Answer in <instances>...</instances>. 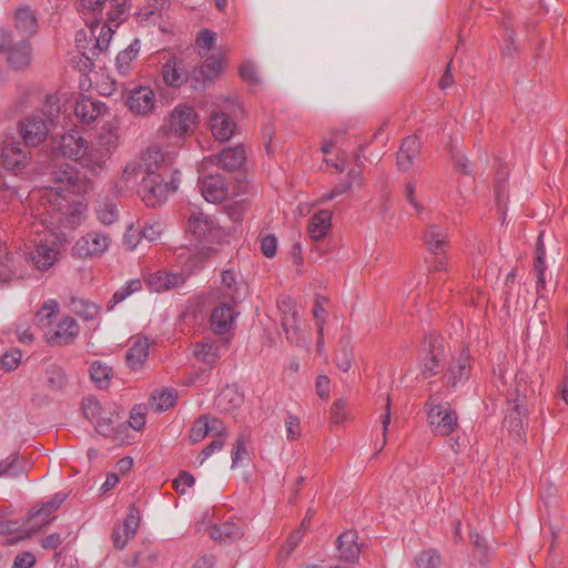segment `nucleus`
I'll use <instances>...</instances> for the list:
<instances>
[{"mask_svg":"<svg viewBox=\"0 0 568 568\" xmlns=\"http://www.w3.org/2000/svg\"><path fill=\"white\" fill-rule=\"evenodd\" d=\"M120 144V124L113 119L99 129L91 142L78 129L61 135L57 150L59 154L78 163L85 171L99 175L103 172Z\"/></svg>","mask_w":568,"mask_h":568,"instance_id":"obj_1","label":"nucleus"},{"mask_svg":"<svg viewBox=\"0 0 568 568\" xmlns=\"http://www.w3.org/2000/svg\"><path fill=\"white\" fill-rule=\"evenodd\" d=\"M42 212L36 216L33 209L29 210L23 223L31 234L49 232L53 235L60 227L74 230L80 226L87 217L88 203L83 199L70 202L67 196L65 200L47 204V210L42 209Z\"/></svg>","mask_w":568,"mask_h":568,"instance_id":"obj_2","label":"nucleus"},{"mask_svg":"<svg viewBox=\"0 0 568 568\" xmlns=\"http://www.w3.org/2000/svg\"><path fill=\"white\" fill-rule=\"evenodd\" d=\"M43 234L29 253L12 252L6 254V270L0 271V283H9L13 280L27 276V263H31L37 271L47 272L59 261L61 252L55 239V233Z\"/></svg>","mask_w":568,"mask_h":568,"instance_id":"obj_3","label":"nucleus"},{"mask_svg":"<svg viewBox=\"0 0 568 568\" xmlns=\"http://www.w3.org/2000/svg\"><path fill=\"white\" fill-rule=\"evenodd\" d=\"M87 185L79 180L78 171L71 165H65L53 172L52 184L32 190L27 199L29 210L33 209L36 216L42 214V209L47 210V204L65 200L71 194H82Z\"/></svg>","mask_w":568,"mask_h":568,"instance_id":"obj_4","label":"nucleus"},{"mask_svg":"<svg viewBox=\"0 0 568 568\" xmlns=\"http://www.w3.org/2000/svg\"><path fill=\"white\" fill-rule=\"evenodd\" d=\"M181 183V172L170 171L169 174L156 176H143L139 187V195L149 207H158L164 204L169 196L175 193Z\"/></svg>","mask_w":568,"mask_h":568,"instance_id":"obj_5","label":"nucleus"},{"mask_svg":"<svg viewBox=\"0 0 568 568\" xmlns=\"http://www.w3.org/2000/svg\"><path fill=\"white\" fill-rule=\"evenodd\" d=\"M186 234L197 246L209 250L212 244L222 241L224 231L213 216L201 210H193L187 219Z\"/></svg>","mask_w":568,"mask_h":568,"instance_id":"obj_6","label":"nucleus"},{"mask_svg":"<svg viewBox=\"0 0 568 568\" xmlns=\"http://www.w3.org/2000/svg\"><path fill=\"white\" fill-rule=\"evenodd\" d=\"M242 111L241 104L235 99L226 98L216 104L209 119L213 136L221 142L229 141L236 130V122L233 118Z\"/></svg>","mask_w":568,"mask_h":568,"instance_id":"obj_7","label":"nucleus"},{"mask_svg":"<svg viewBox=\"0 0 568 568\" xmlns=\"http://www.w3.org/2000/svg\"><path fill=\"white\" fill-rule=\"evenodd\" d=\"M0 160L7 170L22 171L29 165L30 152L13 132L0 135Z\"/></svg>","mask_w":568,"mask_h":568,"instance_id":"obj_8","label":"nucleus"},{"mask_svg":"<svg viewBox=\"0 0 568 568\" xmlns=\"http://www.w3.org/2000/svg\"><path fill=\"white\" fill-rule=\"evenodd\" d=\"M197 122L199 115L194 108L180 103L172 109L161 130L165 135L183 139L197 125Z\"/></svg>","mask_w":568,"mask_h":568,"instance_id":"obj_9","label":"nucleus"},{"mask_svg":"<svg viewBox=\"0 0 568 568\" xmlns=\"http://www.w3.org/2000/svg\"><path fill=\"white\" fill-rule=\"evenodd\" d=\"M111 242V236L106 232L93 230L74 242L71 253L79 258H99L109 251Z\"/></svg>","mask_w":568,"mask_h":568,"instance_id":"obj_10","label":"nucleus"},{"mask_svg":"<svg viewBox=\"0 0 568 568\" xmlns=\"http://www.w3.org/2000/svg\"><path fill=\"white\" fill-rule=\"evenodd\" d=\"M277 306L281 313L282 327L286 334V338L296 345L305 344L300 326V306L291 297L282 298Z\"/></svg>","mask_w":568,"mask_h":568,"instance_id":"obj_11","label":"nucleus"},{"mask_svg":"<svg viewBox=\"0 0 568 568\" xmlns=\"http://www.w3.org/2000/svg\"><path fill=\"white\" fill-rule=\"evenodd\" d=\"M113 32H114L113 29L108 24H103L100 28L98 36H95V31L93 29H91V34H92V37H94V39L90 40V42H92V45L88 48L83 43L87 40L85 32L78 31L75 34L77 48L79 49V51L82 53V55L85 59L92 60L101 52H104L108 50Z\"/></svg>","mask_w":568,"mask_h":568,"instance_id":"obj_12","label":"nucleus"},{"mask_svg":"<svg viewBox=\"0 0 568 568\" xmlns=\"http://www.w3.org/2000/svg\"><path fill=\"white\" fill-rule=\"evenodd\" d=\"M428 422L435 435L447 436L457 426V416L448 404H429Z\"/></svg>","mask_w":568,"mask_h":568,"instance_id":"obj_13","label":"nucleus"},{"mask_svg":"<svg viewBox=\"0 0 568 568\" xmlns=\"http://www.w3.org/2000/svg\"><path fill=\"white\" fill-rule=\"evenodd\" d=\"M125 104L133 114L148 116L156 108L155 91L149 85H138L130 90Z\"/></svg>","mask_w":568,"mask_h":568,"instance_id":"obj_14","label":"nucleus"},{"mask_svg":"<svg viewBox=\"0 0 568 568\" xmlns=\"http://www.w3.org/2000/svg\"><path fill=\"white\" fill-rule=\"evenodd\" d=\"M48 120L41 115H31L20 123V134L28 146H37L43 143L49 134Z\"/></svg>","mask_w":568,"mask_h":568,"instance_id":"obj_15","label":"nucleus"},{"mask_svg":"<svg viewBox=\"0 0 568 568\" xmlns=\"http://www.w3.org/2000/svg\"><path fill=\"white\" fill-rule=\"evenodd\" d=\"M246 154L243 146L225 148L220 154L211 155L205 159L200 166V171L203 172L207 164L222 168L226 171H235L244 164Z\"/></svg>","mask_w":568,"mask_h":568,"instance_id":"obj_16","label":"nucleus"},{"mask_svg":"<svg viewBox=\"0 0 568 568\" xmlns=\"http://www.w3.org/2000/svg\"><path fill=\"white\" fill-rule=\"evenodd\" d=\"M138 164L141 172L144 173V176H152L153 179L166 175L171 171L168 168L164 154L155 146L146 149L142 153Z\"/></svg>","mask_w":568,"mask_h":568,"instance_id":"obj_17","label":"nucleus"},{"mask_svg":"<svg viewBox=\"0 0 568 568\" xmlns=\"http://www.w3.org/2000/svg\"><path fill=\"white\" fill-rule=\"evenodd\" d=\"M189 77L184 61L178 57H170L161 67V78L170 88H181L187 83Z\"/></svg>","mask_w":568,"mask_h":568,"instance_id":"obj_18","label":"nucleus"},{"mask_svg":"<svg viewBox=\"0 0 568 568\" xmlns=\"http://www.w3.org/2000/svg\"><path fill=\"white\" fill-rule=\"evenodd\" d=\"M470 374V354L467 348H463L460 354L453 358L448 371L445 375L446 385L456 388L459 384H464Z\"/></svg>","mask_w":568,"mask_h":568,"instance_id":"obj_19","label":"nucleus"},{"mask_svg":"<svg viewBox=\"0 0 568 568\" xmlns=\"http://www.w3.org/2000/svg\"><path fill=\"white\" fill-rule=\"evenodd\" d=\"M105 103L85 95L79 98L74 105L75 116L83 124H92L108 112Z\"/></svg>","mask_w":568,"mask_h":568,"instance_id":"obj_20","label":"nucleus"},{"mask_svg":"<svg viewBox=\"0 0 568 568\" xmlns=\"http://www.w3.org/2000/svg\"><path fill=\"white\" fill-rule=\"evenodd\" d=\"M246 296L244 283L237 281L236 274L232 270H225L221 274V286L216 298L230 300L233 303L243 301Z\"/></svg>","mask_w":568,"mask_h":568,"instance_id":"obj_21","label":"nucleus"},{"mask_svg":"<svg viewBox=\"0 0 568 568\" xmlns=\"http://www.w3.org/2000/svg\"><path fill=\"white\" fill-rule=\"evenodd\" d=\"M80 333L78 322L71 316H64L59 321L54 331L47 334V341L51 345H68L75 341Z\"/></svg>","mask_w":568,"mask_h":568,"instance_id":"obj_22","label":"nucleus"},{"mask_svg":"<svg viewBox=\"0 0 568 568\" xmlns=\"http://www.w3.org/2000/svg\"><path fill=\"white\" fill-rule=\"evenodd\" d=\"M199 186L203 197L210 203H220L227 196V187L220 174L201 176Z\"/></svg>","mask_w":568,"mask_h":568,"instance_id":"obj_23","label":"nucleus"},{"mask_svg":"<svg viewBox=\"0 0 568 568\" xmlns=\"http://www.w3.org/2000/svg\"><path fill=\"white\" fill-rule=\"evenodd\" d=\"M200 247V253L192 251L189 247H180L176 251V262L181 266L182 271L179 274H185L186 278L194 273L195 271L200 270L203 261L205 257L209 256L212 248H203V246Z\"/></svg>","mask_w":568,"mask_h":568,"instance_id":"obj_24","label":"nucleus"},{"mask_svg":"<svg viewBox=\"0 0 568 568\" xmlns=\"http://www.w3.org/2000/svg\"><path fill=\"white\" fill-rule=\"evenodd\" d=\"M186 281L185 274H178L174 272L156 271L149 274L145 280L149 290L161 293L170 288L178 287Z\"/></svg>","mask_w":568,"mask_h":568,"instance_id":"obj_25","label":"nucleus"},{"mask_svg":"<svg viewBox=\"0 0 568 568\" xmlns=\"http://www.w3.org/2000/svg\"><path fill=\"white\" fill-rule=\"evenodd\" d=\"M209 434H226V429L220 419L210 415H203L195 420L189 437L192 443H199Z\"/></svg>","mask_w":568,"mask_h":568,"instance_id":"obj_26","label":"nucleus"},{"mask_svg":"<svg viewBox=\"0 0 568 568\" xmlns=\"http://www.w3.org/2000/svg\"><path fill=\"white\" fill-rule=\"evenodd\" d=\"M237 313L233 306L223 303L211 313V327L215 334H224L233 328Z\"/></svg>","mask_w":568,"mask_h":568,"instance_id":"obj_27","label":"nucleus"},{"mask_svg":"<svg viewBox=\"0 0 568 568\" xmlns=\"http://www.w3.org/2000/svg\"><path fill=\"white\" fill-rule=\"evenodd\" d=\"M546 248L544 245L542 233L538 235L536 243V256L534 263V270L536 273V291L539 297H542L541 291L546 287L548 280L550 278V274L547 268L548 265L545 261Z\"/></svg>","mask_w":568,"mask_h":568,"instance_id":"obj_28","label":"nucleus"},{"mask_svg":"<svg viewBox=\"0 0 568 568\" xmlns=\"http://www.w3.org/2000/svg\"><path fill=\"white\" fill-rule=\"evenodd\" d=\"M225 347L226 343L207 338L196 343L193 353L199 361L207 365H214L222 356Z\"/></svg>","mask_w":568,"mask_h":568,"instance_id":"obj_29","label":"nucleus"},{"mask_svg":"<svg viewBox=\"0 0 568 568\" xmlns=\"http://www.w3.org/2000/svg\"><path fill=\"white\" fill-rule=\"evenodd\" d=\"M150 342L146 337L136 336L130 346L125 361L131 369H139L149 356Z\"/></svg>","mask_w":568,"mask_h":568,"instance_id":"obj_30","label":"nucleus"},{"mask_svg":"<svg viewBox=\"0 0 568 568\" xmlns=\"http://www.w3.org/2000/svg\"><path fill=\"white\" fill-rule=\"evenodd\" d=\"M420 150V142L417 136L409 135L404 139L400 150L397 154V165L402 171L409 170L415 162Z\"/></svg>","mask_w":568,"mask_h":568,"instance_id":"obj_31","label":"nucleus"},{"mask_svg":"<svg viewBox=\"0 0 568 568\" xmlns=\"http://www.w3.org/2000/svg\"><path fill=\"white\" fill-rule=\"evenodd\" d=\"M94 213L97 220L105 226L114 224L120 216L115 200L109 196H103L97 200L94 204Z\"/></svg>","mask_w":568,"mask_h":568,"instance_id":"obj_32","label":"nucleus"},{"mask_svg":"<svg viewBox=\"0 0 568 568\" xmlns=\"http://www.w3.org/2000/svg\"><path fill=\"white\" fill-rule=\"evenodd\" d=\"M448 233L439 225H429L424 234V242L427 250L436 255L446 253Z\"/></svg>","mask_w":568,"mask_h":568,"instance_id":"obj_33","label":"nucleus"},{"mask_svg":"<svg viewBox=\"0 0 568 568\" xmlns=\"http://www.w3.org/2000/svg\"><path fill=\"white\" fill-rule=\"evenodd\" d=\"M9 64L16 70L28 68L32 60L30 43L26 40L13 44L7 54Z\"/></svg>","mask_w":568,"mask_h":568,"instance_id":"obj_34","label":"nucleus"},{"mask_svg":"<svg viewBox=\"0 0 568 568\" xmlns=\"http://www.w3.org/2000/svg\"><path fill=\"white\" fill-rule=\"evenodd\" d=\"M14 24L18 32L23 37H31L38 28L37 18L28 6H20L14 11Z\"/></svg>","mask_w":568,"mask_h":568,"instance_id":"obj_35","label":"nucleus"},{"mask_svg":"<svg viewBox=\"0 0 568 568\" xmlns=\"http://www.w3.org/2000/svg\"><path fill=\"white\" fill-rule=\"evenodd\" d=\"M356 540L357 534L354 530H347L337 538L341 559L345 561H355L358 559L361 549Z\"/></svg>","mask_w":568,"mask_h":568,"instance_id":"obj_36","label":"nucleus"},{"mask_svg":"<svg viewBox=\"0 0 568 568\" xmlns=\"http://www.w3.org/2000/svg\"><path fill=\"white\" fill-rule=\"evenodd\" d=\"M332 226V212L328 210H322L310 221L308 233L312 240H323Z\"/></svg>","mask_w":568,"mask_h":568,"instance_id":"obj_37","label":"nucleus"},{"mask_svg":"<svg viewBox=\"0 0 568 568\" xmlns=\"http://www.w3.org/2000/svg\"><path fill=\"white\" fill-rule=\"evenodd\" d=\"M141 49V42L135 38L124 50H122L115 59L116 69L120 74L129 75L133 68V62L136 59Z\"/></svg>","mask_w":568,"mask_h":568,"instance_id":"obj_38","label":"nucleus"},{"mask_svg":"<svg viewBox=\"0 0 568 568\" xmlns=\"http://www.w3.org/2000/svg\"><path fill=\"white\" fill-rule=\"evenodd\" d=\"M139 524L140 518L138 511L135 509H131L122 527L124 531V537H121V530H115L113 532V540L116 548L122 549L126 546L128 541L135 536L136 530L139 528Z\"/></svg>","mask_w":568,"mask_h":568,"instance_id":"obj_39","label":"nucleus"},{"mask_svg":"<svg viewBox=\"0 0 568 568\" xmlns=\"http://www.w3.org/2000/svg\"><path fill=\"white\" fill-rule=\"evenodd\" d=\"M178 399V392L173 388L154 390L150 398V407L155 412H165L172 408Z\"/></svg>","mask_w":568,"mask_h":568,"instance_id":"obj_40","label":"nucleus"},{"mask_svg":"<svg viewBox=\"0 0 568 568\" xmlns=\"http://www.w3.org/2000/svg\"><path fill=\"white\" fill-rule=\"evenodd\" d=\"M103 13L118 27L128 16L130 0H103Z\"/></svg>","mask_w":568,"mask_h":568,"instance_id":"obj_41","label":"nucleus"},{"mask_svg":"<svg viewBox=\"0 0 568 568\" xmlns=\"http://www.w3.org/2000/svg\"><path fill=\"white\" fill-rule=\"evenodd\" d=\"M28 470V463L19 454H12L0 462V477H19Z\"/></svg>","mask_w":568,"mask_h":568,"instance_id":"obj_42","label":"nucleus"},{"mask_svg":"<svg viewBox=\"0 0 568 568\" xmlns=\"http://www.w3.org/2000/svg\"><path fill=\"white\" fill-rule=\"evenodd\" d=\"M142 288V282L139 278H131L125 282V284L119 287L111 300L106 304L108 311H112L118 304L125 301L133 293L139 292Z\"/></svg>","mask_w":568,"mask_h":568,"instance_id":"obj_43","label":"nucleus"},{"mask_svg":"<svg viewBox=\"0 0 568 568\" xmlns=\"http://www.w3.org/2000/svg\"><path fill=\"white\" fill-rule=\"evenodd\" d=\"M443 351L439 346H433L429 353L420 363V372L424 377L428 378L436 375L442 368Z\"/></svg>","mask_w":568,"mask_h":568,"instance_id":"obj_44","label":"nucleus"},{"mask_svg":"<svg viewBox=\"0 0 568 568\" xmlns=\"http://www.w3.org/2000/svg\"><path fill=\"white\" fill-rule=\"evenodd\" d=\"M363 173L361 170L353 169L348 172L347 181L344 183H341L339 185L335 186L329 192L325 193L323 195V200H334L335 197L348 192L352 190L355 185H361L363 183Z\"/></svg>","mask_w":568,"mask_h":568,"instance_id":"obj_45","label":"nucleus"},{"mask_svg":"<svg viewBox=\"0 0 568 568\" xmlns=\"http://www.w3.org/2000/svg\"><path fill=\"white\" fill-rule=\"evenodd\" d=\"M211 536L222 542L233 541L243 536V529L237 524L225 523L220 527L214 526L211 530Z\"/></svg>","mask_w":568,"mask_h":568,"instance_id":"obj_46","label":"nucleus"},{"mask_svg":"<svg viewBox=\"0 0 568 568\" xmlns=\"http://www.w3.org/2000/svg\"><path fill=\"white\" fill-rule=\"evenodd\" d=\"M243 403V396L234 387H225L216 398V405L224 412H230Z\"/></svg>","mask_w":568,"mask_h":568,"instance_id":"obj_47","label":"nucleus"},{"mask_svg":"<svg viewBox=\"0 0 568 568\" xmlns=\"http://www.w3.org/2000/svg\"><path fill=\"white\" fill-rule=\"evenodd\" d=\"M60 311V304L54 298L47 300L36 314V321L40 327H49Z\"/></svg>","mask_w":568,"mask_h":568,"instance_id":"obj_48","label":"nucleus"},{"mask_svg":"<svg viewBox=\"0 0 568 568\" xmlns=\"http://www.w3.org/2000/svg\"><path fill=\"white\" fill-rule=\"evenodd\" d=\"M112 373V368L102 361H94L90 366V376L93 383L100 388H104L109 385Z\"/></svg>","mask_w":568,"mask_h":568,"instance_id":"obj_49","label":"nucleus"},{"mask_svg":"<svg viewBox=\"0 0 568 568\" xmlns=\"http://www.w3.org/2000/svg\"><path fill=\"white\" fill-rule=\"evenodd\" d=\"M67 499V494L63 491L57 493L49 501L42 504L38 509L30 513V517H40L48 523V518L53 514Z\"/></svg>","mask_w":568,"mask_h":568,"instance_id":"obj_50","label":"nucleus"},{"mask_svg":"<svg viewBox=\"0 0 568 568\" xmlns=\"http://www.w3.org/2000/svg\"><path fill=\"white\" fill-rule=\"evenodd\" d=\"M116 417V410L109 405L106 406L103 414L97 417V419L92 420L91 424L94 426L99 434L109 436L113 430V423Z\"/></svg>","mask_w":568,"mask_h":568,"instance_id":"obj_51","label":"nucleus"},{"mask_svg":"<svg viewBox=\"0 0 568 568\" xmlns=\"http://www.w3.org/2000/svg\"><path fill=\"white\" fill-rule=\"evenodd\" d=\"M525 409L520 403H515L511 408H508L505 423L516 435H520L523 428H524V419L523 416H525Z\"/></svg>","mask_w":568,"mask_h":568,"instance_id":"obj_52","label":"nucleus"},{"mask_svg":"<svg viewBox=\"0 0 568 568\" xmlns=\"http://www.w3.org/2000/svg\"><path fill=\"white\" fill-rule=\"evenodd\" d=\"M47 384L52 389H62L67 384V376L64 371L55 365H50L45 371Z\"/></svg>","mask_w":568,"mask_h":568,"instance_id":"obj_53","label":"nucleus"},{"mask_svg":"<svg viewBox=\"0 0 568 568\" xmlns=\"http://www.w3.org/2000/svg\"><path fill=\"white\" fill-rule=\"evenodd\" d=\"M73 311L88 322L97 320L100 314V307L98 305L83 300L73 302Z\"/></svg>","mask_w":568,"mask_h":568,"instance_id":"obj_54","label":"nucleus"},{"mask_svg":"<svg viewBox=\"0 0 568 568\" xmlns=\"http://www.w3.org/2000/svg\"><path fill=\"white\" fill-rule=\"evenodd\" d=\"M285 437L288 442H295L302 436L301 419L292 413H286L284 418Z\"/></svg>","mask_w":568,"mask_h":568,"instance_id":"obj_55","label":"nucleus"},{"mask_svg":"<svg viewBox=\"0 0 568 568\" xmlns=\"http://www.w3.org/2000/svg\"><path fill=\"white\" fill-rule=\"evenodd\" d=\"M103 0H79V10L83 16L99 20L103 16Z\"/></svg>","mask_w":568,"mask_h":568,"instance_id":"obj_56","label":"nucleus"},{"mask_svg":"<svg viewBox=\"0 0 568 568\" xmlns=\"http://www.w3.org/2000/svg\"><path fill=\"white\" fill-rule=\"evenodd\" d=\"M351 418V412L343 398L336 399L331 407V419L335 425H341Z\"/></svg>","mask_w":568,"mask_h":568,"instance_id":"obj_57","label":"nucleus"},{"mask_svg":"<svg viewBox=\"0 0 568 568\" xmlns=\"http://www.w3.org/2000/svg\"><path fill=\"white\" fill-rule=\"evenodd\" d=\"M106 406H102L100 402L94 397H87L82 402V410L85 418L91 423L103 414Z\"/></svg>","mask_w":568,"mask_h":568,"instance_id":"obj_58","label":"nucleus"},{"mask_svg":"<svg viewBox=\"0 0 568 568\" xmlns=\"http://www.w3.org/2000/svg\"><path fill=\"white\" fill-rule=\"evenodd\" d=\"M146 405L139 404L133 406L130 412L129 425L134 430H141L146 423Z\"/></svg>","mask_w":568,"mask_h":568,"instance_id":"obj_59","label":"nucleus"},{"mask_svg":"<svg viewBox=\"0 0 568 568\" xmlns=\"http://www.w3.org/2000/svg\"><path fill=\"white\" fill-rule=\"evenodd\" d=\"M440 562V555L434 549L423 551L416 559V565L419 568H438Z\"/></svg>","mask_w":568,"mask_h":568,"instance_id":"obj_60","label":"nucleus"},{"mask_svg":"<svg viewBox=\"0 0 568 568\" xmlns=\"http://www.w3.org/2000/svg\"><path fill=\"white\" fill-rule=\"evenodd\" d=\"M226 434H215V438L214 440L209 445L206 446L201 453L200 455L197 456V463L199 465H203L204 462L211 457L214 453L221 450L224 446V437H225Z\"/></svg>","mask_w":568,"mask_h":568,"instance_id":"obj_61","label":"nucleus"},{"mask_svg":"<svg viewBox=\"0 0 568 568\" xmlns=\"http://www.w3.org/2000/svg\"><path fill=\"white\" fill-rule=\"evenodd\" d=\"M142 240V233H141V230H138L134 227L133 224H130L125 232H124V235H123V244L124 246L130 250V251H133L138 247V245L140 244Z\"/></svg>","mask_w":568,"mask_h":568,"instance_id":"obj_62","label":"nucleus"},{"mask_svg":"<svg viewBox=\"0 0 568 568\" xmlns=\"http://www.w3.org/2000/svg\"><path fill=\"white\" fill-rule=\"evenodd\" d=\"M163 231H164V226L161 222H159V221L148 222L141 230L142 239H145L149 242H154L158 239H160Z\"/></svg>","mask_w":568,"mask_h":568,"instance_id":"obj_63","label":"nucleus"},{"mask_svg":"<svg viewBox=\"0 0 568 568\" xmlns=\"http://www.w3.org/2000/svg\"><path fill=\"white\" fill-rule=\"evenodd\" d=\"M42 113L48 118V121H53L60 113V103L57 95H48L45 98Z\"/></svg>","mask_w":568,"mask_h":568,"instance_id":"obj_64","label":"nucleus"}]
</instances>
